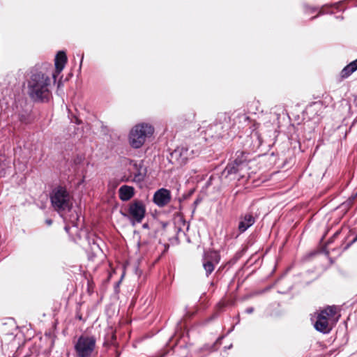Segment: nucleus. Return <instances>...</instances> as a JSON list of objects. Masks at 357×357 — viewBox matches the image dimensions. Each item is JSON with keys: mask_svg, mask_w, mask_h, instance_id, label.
I'll return each instance as SVG.
<instances>
[{"mask_svg": "<svg viewBox=\"0 0 357 357\" xmlns=\"http://www.w3.org/2000/svg\"><path fill=\"white\" fill-rule=\"evenodd\" d=\"M48 68H51V64L37 65L30 72L27 82L28 94L34 102H48L52 96L51 79L47 72Z\"/></svg>", "mask_w": 357, "mask_h": 357, "instance_id": "1", "label": "nucleus"}, {"mask_svg": "<svg viewBox=\"0 0 357 357\" xmlns=\"http://www.w3.org/2000/svg\"><path fill=\"white\" fill-rule=\"evenodd\" d=\"M234 127V123L231 122V116L230 113H219L215 121L209 124L205 130L206 137L220 139L229 134V131Z\"/></svg>", "mask_w": 357, "mask_h": 357, "instance_id": "2", "label": "nucleus"}, {"mask_svg": "<svg viewBox=\"0 0 357 357\" xmlns=\"http://www.w3.org/2000/svg\"><path fill=\"white\" fill-rule=\"evenodd\" d=\"M336 307L335 306H328L322 310L318 314L314 323L315 329L324 334L329 333L338 321L340 315L336 317Z\"/></svg>", "mask_w": 357, "mask_h": 357, "instance_id": "3", "label": "nucleus"}, {"mask_svg": "<svg viewBox=\"0 0 357 357\" xmlns=\"http://www.w3.org/2000/svg\"><path fill=\"white\" fill-rule=\"evenodd\" d=\"M154 128L149 123H139L135 125L130 131L128 141L130 146L137 149L141 148L147 138L151 137Z\"/></svg>", "mask_w": 357, "mask_h": 357, "instance_id": "4", "label": "nucleus"}, {"mask_svg": "<svg viewBox=\"0 0 357 357\" xmlns=\"http://www.w3.org/2000/svg\"><path fill=\"white\" fill-rule=\"evenodd\" d=\"M71 197L66 188L57 186L50 193V201L53 208L59 213L71 208Z\"/></svg>", "mask_w": 357, "mask_h": 357, "instance_id": "5", "label": "nucleus"}, {"mask_svg": "<svg viewBox=\"0 0 357 357\" xmlns=\"http://www.w3.org/2000/svg\"><path fill=\"white\" fill-rule=\"evenodd\" d=\"M248 162L245 159L236 158L227 164L222 173V176L230 179L239 180L248 176Z\"/></svg>", "mask_w": 357, "mask_h": 357, "instance_id": "6", "label": "nucleus"}, {"mask_svg": "<svg viewBox=\"0 0 357 357\" xmlns=\"http://www.w3.org/2000/svg\"><path fill=\"white\" fill-rule=\"evenodd\" d=\"M96 338L93 335H81L74 345L77 357H95Z\"/></svg>", "mask_w": 357, "mask_h": 357, "instance_id": "7", "label": "nucleus"}, {"mask_svg": "<svg viewBox=\"0 0 357 357\" xmlns=\"http://www.w3.org/2000/svg\"><path fill=\"white\" fill-rule=\"evenodd\" d=\"M127 217L132 225L142 222L146 215V206L143 201L135 199L129 204L128 213L123 214Z\"/></svg>", "mask_w": 357, "mask_h": 357, "instance_id": "8", "label": "nucleus"}, {"mask_svg": "<svg viewBox=\"0 0 357 357\" xmlns=\"http://www.w3.org/2000/svg\"><path fill=\"white\" fill-rule=\"evenodd\" d=\"M129 162L131 165V168L129 170L132 174L131 181L136 183H140L144 181L146 176L147 169L146 167H144L143 161L141 160L139 162L134 160H129Z\"/></svg>", "mask_w": 357, "mask_h": 357, "instance_id": "9", "label": "nucleus"}, {"mask_svg": "<svg viewBox=\"0 0 357 357\" xmlns=\"http://www.w3.org/2000/svg\"><path fill=\"white\" fill-rule=\"evenodd\" d=\"M199 152V146H196L194 149L187 146H182L175 149L172 155V156L177 158L181 162H185L188 160L192 158L194 156L198 155Z\"/></svg>", "mask_w": 357, "mask_h": 357, "instance_id": "10", "label": "nucleus"}, {"mask_svg": "<svg viewBox=\"0 0 357 357\" xmlns=\"http://www.w3.org/2000/svg\"><path fill=\"white\" fill-rule=\"evenodd\" d=\"M220 260V255L215 251H210L205 254L203 259V266L206 276H208L214 271L215 264H218Z\"/></svg>", "mask_w": 357, "mask_h": 357, "instance_id": "11", "label": "nucleus"}, {"mask_svg": "<svg viewBox=\"0 0 357 357\" xmlns=\"http://www.w3.org/2000/svg\"><path fill=\"white\" fill-rule=\"evenodd\" d=\"M171 199L170 191L162 188L155 192L153 202L158 207H164L170 202Z\"/></svg>", "mask_w": 357, "mask_h": 357, "instance_id": "12", "label": "nucleus"}, {"mask_svg": "<svg viewBox=\"0 0 357 357\" xmlns=\"http://www.w3.org/2000/svg\"><path fill=\"white\" fill-rule=\"evenodd\" d=\"M67 61V56L64 52H59L55 57V71L52 73V77L56 80V77L59 75L65 67Z\"/></svg>", "mask_w": 357, "mask_h": 357, "instance_id": "13", "label": "nucleus"}, {"mask_svg": "<svg viewBox=\"0 0 357 357\" xmlns=\"http://www.w3.org/2000/svg\"><path fill=\"white\" fill-rule=\"evenodd\" d=\"M255 218L251 213H245L240 217L238 229L240 233L245 232L249 227L254 225Z\"/></svg>", "mask_w": 357, "mask_h": 357, "instance_id": "14", "label": "nucleus"}, {"mask_svg": "<svg viewBox=\"0 0 357 357\" xmlns=\"http://www.w3.org/2000/svg\"><path fill=\"white\" fill-rule=\"evenodd\" d=\"M135 188L132 186L123 185L119 189V197L123 202L131 199L135 195Z\"/></svg>", "mask_w": 357, "mask_h": 357, "instance_id": "15", "label": "nucleus"}, {"mask_svg": "<svg viewBox=\"0 0 357 357\" xmlns=\"http://www.w3.org/2000/svg\"><path fill=\"white\" fill-rule=\"evenodd\" d=\"M231 116V122L234 123V126L237 124H246L249 120V116L242 109H237L230 114Z\"/></svg>", "mask_w": 357, "mask_h": 357, "instance_id": "16", "label": "nucleus"}, {"mask_svg": "<svg viewBox=\"0 0 357 357\" xmlns=\"http://www.w3.org/2000/svg\"><path fill=\"white\" fill-rule=\"evenodd\" d=\"M357 70V59L347 65L341 71L340 75L343 79L347 78Z\"/></svg>", "mask_w": 357, "mask_h": 357, "instance_id": "17", "label": "nucleus"}, {"mask_svg": "<svg viewBox=\"0 0 357 357\" xmlns=\"http://www.w3.org/2000/svg\"><path fill=\"white\" fill-rule=\"evenodd\" d=\"M88 243L90 246L92 257L97 255L101 250L99 244L96 241L94 237H87Z\"/></svg>", "mask_w": 357, "mask_h": 357, "instance_id": "18", "label": "nucleus"}, {"mask_svg": "<svg viewBox=\"0 0 357 357\" xmlns=\"http://www.w3.org/2000/svg\"><path fill=\"white\" fill-rule=\"evenodd\" d=\"M250 138L252 140V148L258 149L262 144L260 135L257 131H252L250 134Z\"/></svg>", "mask_w": 357, "mask_h": 357, "instance_id": "19", "label": "nucleus"}, {"mask_svg": "<svg viewBox=\"0 0 357 357\" xmlns=\"http://www.w3.org/2000/svg\"><path fill=\"white\" fill-rule=\"evenodd\" d=\"M254 312V308L252 307H248L246 310H245V312L248 313V314H251Z\"/></svg>", "mask_w": 357, "mask_h": 357, "instance_id": "20", "label": "nucleus"}, {"mask_svg": "<svg viewBox=\"0 0 357 357\" xmlns=\"http://www.w3.org/2000/svg\"><path fill=\"white\" fill-rule=\"evenodd\" d=\"M357 241V236L353 239V241L349 243L345 248H344V250L347 249L352 243H354V242Z\"/></svg>", "mask_w": 357, "mask_h": 357, "instance_id": "21", "label": "nucleus"}, {"mask_svg": "<svg viewBox=\"0 0 357 357\" xmlns=\"http://www.w3.org/2000/svg\"><path fill=\"white\" fill-rule=\"evenodd\" d=\"M45 222L47 225H51L52 224V220L51 219H47L45 220Z\"/></svg>", "mask_w": 357, "mask_h": 357, "instance_id": "22", "label": "nucleus"}, {"mask_svg": "<svg viewBox=\"0 0 357 357\" xmlns=\"http://www.w3.org/2000/svg\"><path fill=\"white\" fill-rule=\"evenodd\" d=\"M340 233V231H337L333 236L332 238H335Z\"/></svg>", "mask_w": 357, "mask_h": 357, "instance_id": "23", "label": "nucleus"}, {"mask_svg": "<svg viewBox=\"0 0 357 357\" xmlns=\"http://www.w3.org/2000/svg\"><path fill=\"white\" fill-rule=\"evenodd\" d=\"M76 317H77L78 319H79V320H82V315H80V314H77Z\"/></svg>", "mask_w": 357, "mask_h": 357, "instance_id": "24", "label": "nucleus"}, {"mask_svg": "<svg viewBox=\"0 0 357 357\" xmlns=\"http://www.w3.org/2000/svg\"><path fill=\"white\" fill-rule=\"evenodd\" d=\"M69 227L68 226H66L65 227V230L67 231V232H69Z\"/></svg>", "mask_w": 357, "mask_h": 357, "instance_id": "25", "label": "nucleus"}, {"mask_svg": "<svg viewBox=\"0 0 357 357\" xmlns=\"http://www.w3.org/2000/svg\"><path fill=\"white\" fill-rule=\"evenodd\" d=\"M144 228H148V224H144L143 225Z\"/></svg>", "mask_w": 357, "mask_h": 357, "instance_id": "26", "label": "nucleus"}, {"mask_svg": "<svg viewBox=\"0 0 357 357\" xmlns=\"http://www.w3.org/2000/svg\"><path fill=\"white\" fill-rule=\"evenodd\" d=\"M83 59H84V55L82 54V57H81V63H82Z\"/></svg>", "mask_w": 357, "mask_h": 357, "instance_id": "27", "label": "nucleus"}, {"mask_svg": "<svg viewBox=\"0 0 357 357\" xmlns=\"http://www.w3.org/2000/svg\"><path fill=\"white\" fill-rule=\"evenodd\" d=\"M124 181H130V178H127L126 179H123Z\"/></svg>", "mask_w": 357, "mask_h": 357, "instance_id": "28", "label": "nucleus"}, {"mask_svg": "<svg viewBox=\"0 0 357 357\" xmlns=\"http://www.w3.org/2000/svg\"><path fill=\"white\" fill-rule=\"evenodd\" d=\"M233 330H234V326L231 328V330L229 332L232 331Z\"/></svg>", "mask_w": 357, "mask_h": 357, "instance_id": "29", "label": "nucleus"}]
</instances>
